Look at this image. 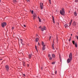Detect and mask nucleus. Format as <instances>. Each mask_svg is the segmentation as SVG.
<instances>
[{
	"mask_svg": "<svg viewBox=\"0 0 78 78\" xmlns=\"http://www.w3.org/2000/svg\"><path fill=\"white\" fill-rule=\"evenodd\" d=\"M58 37H57V41L58 42Z\"/></svg>",
	"mask_w": 78,
	"mask_h": 78,
	"instance_id": "obj_34",
	"label": "nucleus"
},
{
	"mask_svg": "<svg viewBox=\"0 0 78 78\" xmlns=\"http://www.w3.org/2000/svg\"><path fill=\"white\" fill-rule=\"evenodd\" d=\"M42 45L43 46V49H45V44H44V43L43 41L42 42Z\"/></svg>",
	"mask_w": 78,
	"mask_h": 78,
	"instance_id": "obj_5",
	"label": "nucleus"
},
{
	"mask_svg": "<svg viewBox=\"0 0 78 78\" xmlns=\"http://www.w3.org/2000/svg\"><path fill=\"white\" fill-rule=\"evenodd\" d=\"M71 36H72V34H71Z\"/></svg>",
	"mask_w": 78,
	"mask_h": 78,
	"instance_id": "obj_49",
	"label": "nucleus"
},
{
	"mask_svg": "<svg viewBox=\"0 0 78 78\" xmlns=\"http://www.w3.org/2000/svg\"><path fill=\"white\" fill-rule=\"evenodd\" d=\"M38 44L39 45V43H38Z\"/></svg>",
	"mask_w": 78,
	"mask_h": 78,
	"instance_id": "obj_45",
	"label": "nucleus"
},
{
	"mask_svg": "<svg viewBox=\"0 0 78 78\" xmlns=\"http://www.w3.org/2000/svg\"><path fill=\"white\" fill-rule=\"evenodd\" d=\"M65 28H67V27H68V25H67V24H65Z\"/></svg>",
	"mask_w": 78,
	"mask_h": 78,
	"instance_id": "obj_15",
	"label": "nucleus"
},
{
	"mask_svg": "<svg viewBox=\"0 0 78 78\" xmlns=\"http://www.w3.org/2000/svg\"><path fill=\"white\" fill-rule=\"evenodd\" d=\"M23 76H25V75L24 74H23Z\"/></svg>",
	"mask_w": 78,
	"mask_h": 78,
	"instance_id": "obj_42",
	"label": "nucleus"
},
{
	"mask_svg": "<svg viewBox=\"0 0 78 78\" xmlns=\"http://www.w3.org/2000/svg\"><path fill=\"white\" fill-rule=\"evenodd\" d=\"M5 67L7 71L8 72L9 69V66H8V65H6L5 66Z\"/></svg>",
	"mask_w": 78,
	"mask_h": 78,
	"instance_id": "obj_4",
	"label": "nucleus"
},
{
	"mask_svg": "<svg viewBox=\"0 0 78 78\" xmlns=\"http://www.w3.org/2000/svg\"><path fill=\"white\" fill-rule=\"evenodd\" d=\"M39 28H41V30L42 31H44V30H46L47 29L45 26L43 27V28H42L41 26H40L39 27Z\"/></svg>",
	"mask_w": 78,
	"mask_h": 78,
	"instance_id": "obj_3",
	"label": "nucleus"
},
{
	"mask_svg": "<svg viewBox=\"0 0 78 78\" xmlns=\"http://www.w3.org/2000/svg\"><path fill=\"white\" fill-rule=\"evenodd\" d=\"M58 23V24H59V23Z\"/></svg>",
	"mask_w": 78,
	"mask_h": 78,
	"instance_id": "obj_47",
	"label": "nucleus"
},
{
	"mask_svg": "<svg viewBox=\"0 0 78 78\" xmlns=\"http://www.w3.org/2000/svg\"><path fill=\"white\" fill-rule=\"evenodd\" d=\"M72 20H71V21L70 23H69V25L70 26H69V27H70V25H71V24H72Z\"/></svg>",
	"mask_w": 78,
	"mask_h": 78,
	"instance_id": "obj_13",
	"label": "nucleus"
},
{
	"mask_svg": "<svg viewBox=\"0 0 78 78\" xmlns=\"http://www.w3.org/2000/svg\"><path fill=\"white\" fill-rule=\"evenodd\" d=\"M27 67H29V64H27Z\"/></svg>",
	"mask_w": 78,
	"mask_h": 78,
	"instance_id": "obj_39",
	"label": "nucleus"
},
{
	"mask_svg": "<svg viewBox=\"0 0 78 78\" xmlns=\"http://www.w3.org/2000/svg\"><path fill=\"white\" fill-rule=\"evenodd\" d=\"M35 48L36 49H37V46H35Z\"/></svg>",
	"mask_w": 78,
	"mask_h": 78,
	"instance_id": "obj_32",
	"label": "nucleus"
},
{
	"mask_svg": "<svg viewBox=\"0 0 78 78\" xmlns=\"http://www.w3.org/2000/svg\"><path fill=\"white\" fill-rule=\"evenodd\" d=\"M74 15L75 16H77V14L76 13V12H74Z\"/></svg>",
	"mask_w": 78,
	"mask_h": 78,
	"instance_id": "obj_16",
	"label": "nucleus"
},
{
	"mask_svg": "<svg viewBox=\"0 0 78 78\" xmlns=\"http://www.w3.org/2000/svg\"><path fill=\"white\" fill-rule=\"evenodd\" d=\"M20 40L21 41V43L22 45H23V43H22V42H23V40H22V39H20Z\"/></svg>",
	"mask_w": 78,
	"mask_h": 78,
	"instance_id": "obj_14",
	"label": "nucleus"
},
{
	"mask_svg": "<svg viewBox=\"0 0 78 78\" xmlns=\"http://www.w3.org/2000/svg\"><path fill=\"white\" fill-rule=\"evenodd\" d=\"M38 41H39V38H37L36 39V42H38Z\"/></svg>",
	"mask_w": 78,
	"mask_h": 78,
	"instance_id": "obj_12",
	"label": "nucleus"
},
{
	"mask_svg": "<svg viewBox=\"0 0 78 78\" xmlns=\"http://www.w3.org/2000/svg\"><path fill=\"white\" fill-rule=\"evenodd\" d=\"M45 50V49H43V50Z\"/></svg>",
	"mask_w": 78,
	"mask_h": 78,
	"instance_id": "obj_48",
	"label": "nucleus"
},
{
	"mask_svg": "<svg viewBox=\"0 0 78 78\" xmlns=\"http://www.w3.org/2000/svg\"><path fill=\"white\" fill-rule=\"evenodd\" d=\"M23 26L24 27H26V26L25 25H24Z\"/></svg>",
	"mask_w": 78,
	"mask_h": 78,
	"instance_id": "obj_36",
	"label": "nucleus"
},
{
	"mask_svg": "<svg viewBox=\"0 0 78 78\" xmlns=\"http://www.w3.org/2000/svg\"><path fill=\"white\" fill-rule=\"evenodd\" d=\"M69 41H71V39H69Z\"/></svg>",
	"mask_w": 78,
	"mask_h": 78,
	"instance_id": "obj_38",
	"label": "nucleus"
},
{
	"mask_svg": "<svg viewBox=\"0 0 78 78\" xmlns=\"http://www.w3.org/2000/svg\"><path fill=\"white\" fill-rule=\"evenodd\" d=\"M39 20L40 22H41V18H39Z\"/></svg>",
	"mask_w": 78,
	"mask_h": 78,
	"instance_id": "obj_22",
	"label": "nucleus"
},
{
	"mask_svg": "<svg viewBox=\"0 0 78 78\" xmlns=\"http://www.w3.org/2000/svg\"><path fill=\"white\" fill-rule=\"evenodd\" d=\"M73 43L74 45H75V41H73Z\"/></svg>",
	"mask_w": 78,
	"mask_h": 78,
	"instance_id": "obj_26",
	"label": "nucleus"
},
{
	"mask_svg": "<svg viewBox=\"0 0 78 78\" xmlns=\"http://www.w3.org/2000/svg\"><path fill=\"white\" fill-rule=\"evenodd\" d=\"M57 73V71H56L55 72V74H56Z\"/></svg>",
	"mask_w": 78,
	"mask_h": 78,
	"instance_id": "obj_35",
	"label": "nucleus"
},
{
	"mask_svg": "<svg viewBox=\"0 0 78 78\" xmlns=\"http://www.w3.org/2000/svg\"><path fill=\"white\" fill-rule=\"evenodd\" d=\"M52 20L53 23H55V20L54 19V17L53 16H52Z\"/></svg>",
	"mask_w": 78,
	"mask_h": 78,
	"instance_id": "obj_10",
	"label": "nucleus"
},
{
	"mask_svg": "<svg viewBox=\"0 0 78 78\" xmlns=\"http://www.w3.org/2000/svg\"><path fill=\"white\" fill-rule=\"evenodd\" d=\"M59 55V58L60 59H61V56H60V55Z\"/></svg>",
	"mask_w": 78,
	"mask_h": 78,
	"instance_id": "obj_29",
	"label": "nucleus"
},
{
	"mask_svg": "<svg viewBox=\"0 0 78 78\" xmlns=\"http://www.w3.org/2000/svg\"><path fill=\"white\" fill-rule=\"evenodd\" d=\"M31 56H32V55L31 54H29V55H28V57L29 58V59H31Z\"/></svg>",
	"mask_w": 78,
	"mask_h": 78,
	"instance_id": "obj_9",
	"label": "nucleus"
},
{
	"mask_svg": "<svg viewBox=\"0 0 78 78\" xmlns=\"http://www.w3.org/2000/svg\"><path fill=\"white\" fill-rule=\"evenodd\" d=\"M36 51H37V52H38V50H37V49H36Z\"/></svg>",
	"mask_w": 78,
	"mask_h": 78,
	"instance_id": "obj_40",
	"label": "nucleus"
},
{
	"mask_svg": "<svg viewBox=\"0 0 78 78\" xmlns=\"http://www.w3.org/2000/svg\"><path fill=\"white\" fill-rule=\"evenodd\" d=\"M36 36H37H37H38V35L37 34H36Z\"/></svg>",
	"mask_w": 78,
	"mask_h": 78,
	"instance_id": "obj_37",
	"label": "nucleus"
},
{
	"mask_svg": "<svg viewBox=\"0 0 78 78\" xmlns=\"http://www.w3.org/2000/svg\"><path fill=\"white\" fill-rule=\"evenodd\" d=\"M71 38H72V37H70V39H71Z\"/></svg>",
	"mask_w": 78,
	"mask_h": 78,
	"instance_id": "obj_44",
	"label": "nucleus"
},
{
	"mask_svg": "<svg viewBox=\"0 0 78 78\" xmlns=\"http://www.w3.org/2000/svg\"><path fill=\"white\" fill-rule=\"evenodd\" d=\"M43 3L41 2L40 3V8L41 9H43L44 8V7H43Z\"/></svg>",
	"mask_w": 78,
	"mask_h": 78,
	"instance_id": "obj_6",
	"label": "nucleus"
},
{
	"mask_svg": "<svg viewBox=\"0 0 78 78\" xmlns=\"http://www.w3.org/2000/svg\"><path fill=\"white\" fill-rule=\"evenodd\" d=\"M27 1H28V0H27Z\"/></svg>",
	"mask_w": 78,
	"mask_h": 78,
	"instance_id": "obj_52",
	"label": "nucleus"
},
{
	"mask_svg": "<svg viewBox=\"0 0 78 78\" xmlns=\"http://www.w3.org/2000/svg\"><path fill=\"white\" fill-rule=\"evenodd\" d=\"M1 60H2V59H1Z\"/></svg>",
	"mask_w": 78,
	"mask_h": 78,
	"instance_id": "obj_51",
	"label": "nucleus"
},
{
	"mask_svg": "<svg viewBox=\"0 0 78 78\" xmlns=\"http://www.w3.org/2000/svg\"><path fill=\"white\" fill-rule=\"evenodd\" d=\"M73 26L74 27H76V23H73Z\"/></svg>",
	"mask_w": 78,
	"mask_h": 78,
	"instance_id": "obj_11",
	"label": "nucleus"
},
{
	"mask_svg": "<svg viewBox=\"0 0 78 78\" xmlns=\"http://www.w3.org/2000/svg\"><path fill=\"white\" fill-rule=\"evenodd\" d=\"M60 12L61 15H62V16L64 15V14H65V11H64V9L63 8H62V11L60 10Z\"/></svg>",
	"mask_w": 78,
	"mask_h": 78,
	"instance_id": "obj_2",
	"label": "nucleus"
},
{
	"mask_svg": "<svg viewBox=\"0 0 78 78\" xmlns=\"http://www.w3.org/2000/svg\"><path fill=\"white\" fill-rule=\"evenodd\" d=\"M41 69H42V67L41 68Z\"/></svg>",
	"mask_w": 78,
	"mask_h": 78,
	"instance_id": "obj_46",
	"label": "nucleus"
},
{
	"mask_svg": "<svg viewBox=\"0 0 78 78\" xmlns=\"http://www.w3.org/2000/svg\"><path fill=\"white\" fill-rule=\"evenodd\" d=\"M6 23H3L2 24V27H5V26H6Z\"/></svg>",
	"mask_w": 78,
	"mask_h": 78,
	"instance_id": "obj_7",
	"label": "nucleus"
},
{
	"mask_svg": "<svg viewBox=\"0 0 78 78\" xmlns=\"http://www.w3.org/2000/svg\"><path fill=\"white\" fill-rule=\"evenodd\" d=\"M75 37L78 40V36H76Z\"/></svg>",
	"mask_w": 78,
	"mask_h": 78,
	"instance_id": "obj_27",
	"label": "nucleus"
},
{
	"mask_svg": "<svg viewBox=\"0 0 78 78\" xmlns=\"http://www.w3.org/2000/svg\"><path fill=\"white\" fill-rule=\"evenodd\" d=\"M78 0H75V2H78Z\"/></svg>",
	"mask_w": 78,
	"mask_h": 78,
	"instance_id": "obj_28",
	"label": "nucleus"
},
{
	"mask_svg": "<svg viewBox=\"0 0 78 78\" xmlns=\"http://www.w3.org/2000/svg\"><path fill=\"white\" fill-rule=\"evenodd\" d=\"M1 2V0H0V2Z\"/></svg>",
	"mask_w": 78,
	"mask_h": 78,
	"instance_id": "obj_50",
	"label": "nucleus"
},
{
	"mask_svg": "<svg viewBox=\"0 0 78 78\" xmlns=\"http://www.w3.org/2000/svg\"><path fill=\"white\" fill-rule=\"evenodd\" d=\"M52 64H55V62H52L51 63Z\"/></svg>",
	"mask_w": 78,
	"mask_h": 78,
	"instance_id": "obj_20",
	"label": "nucleus"
},
{
	"mask_svg": "<svg viewBox=\"0 0 78 78\" xmlns=\"http://www.w3.org/2000/svg\"><path fill=\"white\" fill-rule=\"evenodd\" d=\"M52 47L53 48V49L55 48H54V44H52Z\"/></svg>",
	"mask_w": 78,
	"mask_h": 78,
	"instance_id": "obj_19",
	"label": "nucleus"
},
{
	"mask_svg": "<svg viewBox=\"0 0 78 78\" xmlns=\"http://www.w3.org/2000/svg\"><path fill=\"white\" fill-rule=\"evenodd\" d=\"M13 1L14 3H16L17 2V0H13Z\"/></svg>",
	"mask_w": 78,
	"mask_h": 78,
	"instance_id": "obj_17",
	"label": "nucleus"
},
{
	"mask_svg": "<svg viewBox=\"0 0 78 78\" xmlns=\"http://www.w3.org/2000/svg\"><path fill=\"white\" fill-rule=\"evenodd\" d=\"M37 17V16H36V14H34V16H33V19L34 20Z\"/></svg>",
	"mask_w": 78,
	"mask_h": 78,
	"instance_id": "obj_8",
	"label": "nucleus"
},
{
	"mask_svg": "<svg viewBox=\"0 0 78 78\" xmlns=\"http://www.w3.org/2000/svg\"><path fill=\"white\" fill-rule=\"evenodd\" d=\"M48 57H50V56H51V55H50V54H49L48 55Z\"/></svg>",
	"mask_w": 78,
	"mask_h": 78,
	"instance_id": "obj_31",
	"label": "nucleus"
},
{
	"mask_svg": "<svg viewBox=\"0 0 78 78\" xmlns=\"http://www.w3.org/2000/svg\"><path fill=\"white\" fill-rule=\"evenodd\" d=\"M75 46L76 47H77V44H76V43H75Z\"/></svg>",
	"mask_w": 78,
	"mask_h": 78,
	"instance_id": "obj_24",
	"label": "nucleus"
},
{
	"mask_svg": "<svg viewBox=\"0 0 78 78\" xmlns=\"http://www.w3.org/2000/svg\"><path fill=\"white\" fill-rule=\"evenodd\" d=\"M51 36H50L49 37V40L50 41L51 39Z\"/></svg>",
	"mask_w": 78,
	"mask_h": 78,
	"instance_id": "obj_23",
	"label": "nucleus"
},
{
	"mask_svg": "<svg viewBox=\"0 0 78 78\" xmlns=\"http://www.w3.org/2000/svg\"><path fill=\"white\" fill-rule=\"evenodd\" d=\"M12 30H14V27H12Z\"/></svg>",
	"mask_w": 78,
	"mask_h": 78,
	"instance_id": "obj_33",
	"label": "nucleus"
},
{
	"mask_svg": "<svg viewBox=\"0 0 78 78\" xmlns=\"http://www.w3.org/2000/svg\"><path fill=\"white\" fill-rule=\"evenodd\" d=\"M27 2H30V0H27Z\"/></svg>",
	"mask_w": 78,
	"mask_h": 78,
	"instance_id": "obj_41",
	"label": "nucleus"
},
{
	"mask_svg": "<svg viewBox=\"0 0 78 78\" xmlns=\"http://www.w3.org/2000/svg\"><path fill=\"white\" fill-rule=\"evenodd\" d=\"M33 10H32V11H31V13L32 14H33Z\"/></svg>",
	"mask_w": 78,
	"mask_h": 78,
	"instance_id": "obj_30",
	"label": "nucleus"
},
{
	"mask_svg": "<svg viewBox=\"0 0 78 78\" xmlns=\"http://www.w3.org/2000/svg\"><path fill=\"white\" fill-rule=\"evenodd\" d=\"M38 19H40V18H39V16L38 17Z\"/></svg>",
	"mask_w": 78,
	"mask_h": 78,
	"instance_id": "obj_43",
	"label": "nucleus"
},
{
	"mask_svg": "<svg viewBox=\"0 0 78 78\" xmlns=\"http://www.w3.org/2000/svg\"><path fill=\"white\" fill-rule=\"evenodd\" d=\"M49 2L50 3V4H51V0H49Z\"/></svg>",
	"mask_w": 78,
	"mask_h": 78,
	"instance_id": "obj_21",
	"label": "nucleus"
},
{
	"mask_svg": "<svg viewBox=\"0 0 78 78\" xmlns=\"http://www.w3.org/2000/svg\"><path fill=\"white\" fill-rule=\"evenodd\" d=\"M72 53H70V54L69 55V58L67 60V62L68 63H69L71 61H72Z\"/></svg>",
	"mask_w": 78,
	"mask_h": 78,
	"instance_id": "obj_1",
	"label": "nucleus"
},
{
	"mask_svg": "<svg viewBox=\"0 0 78 78\" xmlns=\"http://www.w3.org/2000/svg\"><path fill=\"white\" fill-rule=\"evenodd\" d=\"M52 58H55V55L52 54Z\"/></svg>",
	"mask_w": 78,
	"mask_h": 78,
	"instance_id": "obj_18",
	"label": "nucleus"
},
{
	"mask_svg": "<svg viewBox=\"0 0 78 78\" xmlns=\"http://www.w3.org/2000/svg\"><path fill=\"white\" fill-rule=\"evenodd\" d=\"M49 60H51V59H52V58H51V57H50L49 58Z\"/></svg>",
	"mask_w": 78,
	"mask_h": 78,
	"instance_id": "obj_25",
	"label": "nucleus"
}]
</instances>
